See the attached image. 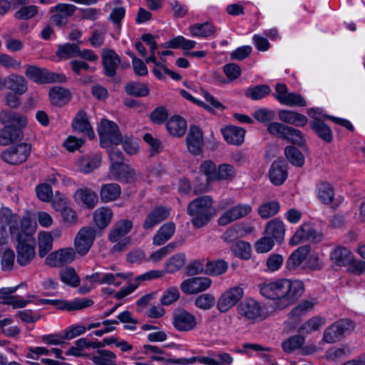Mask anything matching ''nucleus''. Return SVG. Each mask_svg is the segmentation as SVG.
Here are the masks:
<instances>
[{
	"instance_id": "obj_14",
	"label": "nucleus",
	"mask_w": 365,
	"mask_h": 365,
	"mask_svg": "<svg viewBox=\"0 0 365 365\" xmlns=\"http://www.w3.org/2000/svg\"><path fill=\"white\" fill-rule=\"evenodd\" d=\"M249 204L239 203L225 211L218 218L217 222L220 226H226L237 220L247 216L252 212Z\"/></svg>"
},
{
	"instance_id": "obj_40",
	"label": "nucleus",
	"mask_w": 365,
	"mask_h": 365,
	"mask_svg": "<svg viewBox=\"0 0 365 365\" xmlns=\"http://www.w3.org/2000/svg\"><path fill=\"white\" fill-rule=\"evenodd\" d=\"M166 128L170 134L180 137L185 134L187 129V123L182 117L174 115L167 122Z\"/></svg>"
},
{
	"instance_id": "obj_35",
	"label": "nucleus",
	"mask_w": 365,
	"mask_h": 365,
	"mask_svg": "<svg viewBox=\"0 0 365 365\" xmlns=\"http://www.w3.org/2000/svg\"><path fill=\"white\" fill-rule=\"evenodd\" d=\"M120 193V187L114 182L103 184L99 191L100 198L104 203L117 200Z\"/></svg>"
},
{
	"instance_id": "obj_38",
	"label": "nucleus",
	"mask_w": 365,
	"mask_h": 365,
	"mask_svg": "<svg viewBox=\"0 0 365 365\" xmlns=\"http://www.w3.org/2000/svg\"><path fill=\"white\" fill-rule=\"evenodd\" d=\"M225 140L230 144L240 145L244 141L245 130L236 126H227L222 130Z\"/></svg>"
},
{
	"instance_id": "obj_18",
	"label": "nucleus",
	"mask_w": 365,
	"mask_h": 365,
	"mask_svg": "<svg viewBox=\"0 0 365 365\" xmlns=\"http://www.w3.org/2000/svg\"><path fill=\"white\" fill-rule=\"evenodd\" d=\"M212 284L207 277H192L184 280L180 285L182 291L187 294H197L207 289Z\"/></svg>"
},
{
	"instance_id": "obj_55",
	"label": "nucleus",
	"mask_w": 365,
	"mask_h": 365,
	"mask_svg": "<svg viewBox=\"0 0 365 365\" xmlns=\"http://www.w3.org/2000/svg\"><path fill=\"white\" fill-rule=\"evenodd\" d=\"M304 343V338L301 335H294L289 337L282 343L284 352L291 353L300 348Z\"/></svg>"
},
{
	"instance_id": "obj_24",
	"label": "nucleus",
	"mask_w": 365,
	"mask_h": 365,
	"mask_svg": "<svg viewBox=\"0 0 365 365\" xmlns=\"http://www.w3.org/2000/svg\"><path fill=\"white\" fill-rule=\"evenodd\" d=\"M18 287L19 286H16L4 287L0 289V294L2 295L4 304L11 305L14 308H22L31 302V300L25 299L20 296L12 295L17 290Z\"/></svg>"
},
{
	"instance_id": "obj_51",
	"label": "nucleus",
	"mask_w": 365,
	"mask_h": 365,
	"mask_svg": "<svg viewBox=\"0 0 365 365\" xmlns=\"http://www.w3.org/2000/svg\"><path fill=\"white\" fill-rule=\"evenodd\" d=\"M125 92L130 96L145 97L149 94L148 87L140 82H130L125 87Z\"/></svg>"
},
{
	"instance_id": "obj_15",
	"label": "nucleus",
	"mask_w": 365,
	"mask_h": 365,
	"mask_svg": "<svg viewBox=\"0 0 365 365\" xmlns=\"http://www.w3.org/2000/svg\"><path fill=\"white\" fill-rule=\"evenodd\" d=\"M76 252L72 247L61 248L50 253L46 258V264L53 267H61L71 263L76 259Z\"/></svg>"
},
{
	"instance_id": "obj_4",
	"label": "nucleus",
	"mask_w": 365,
	"mask_h": 365,
	"mask_svg": "<svg viewBox=\"0 0 365 365\" xmlns=\"http://www.w3.org/2000/svg\"><path fill=\"white\" fill-rule=\"evenodd\" d=\"M212 205L213 200L208 195L199 197L189 203L187 212L192 217V223L195 227H202L209 222L215 215Z\"/></svg>"
},
{
	"instance_id": "obj_33",
	"label": "nucleus",
	"mask_w": 365,
	"mask_h": 365,
	"mask_svg": "<svg viewBox=\"0 0 365 365\" xmlns=\"http://www.w3.org/2000/svg\"><path fill=\"white\" fill-rule=\"evenodd\" d=\"M311 247L309 245L299 247L294 250L287 261V267L289 270H294L299 267L305 260L310 252Z\"/></svg>"
},
{
	"instance_id": "obj_30",
	"label": "nucleus",
	"mask_w": 365,
	"mask_h": 365,
	"mask_svg": "<svg viewBox=\"0 0 365 365\" xmlns=\"http://www.w3.org/2000/svg\"><path fill=\"white\" fill-rule=\"evenodd\" d=\"M72 127L76 132L83 133L90 138L94 137V132L88 120L87 115L83 110L78 112L76 114L73 119Z\"/></svg>"
},
{
	"instance_id": "obj_25",
	"label": "nucleus",
	"mask_w": 365,
	"mask_h": 365,
	"mask_svg": "<svg viewBox=\"0 0 365 365\" xmlns=\"http://www.w3.org/2000/svg\"><path fill=\"white\" fill-rule=\"evenodd\" d=\"M269 176L272 184L282 185L287 178L286 163L280 159L274 161L269 169Z\"/></svg>"
},
{
	"instance_id": "obj_32",
	"label": "nucleus",
	"mask_w": 365,
	"mask_h": 365,
	"mask_svg": "<svg viewBox=\"0 0 365 365\" xmlns=\"http://www.w3.org/2000/svg\"><path fill=\"white\" fill-rule=\"evenodd\" d=\"M116 354L108 349H99L95 351L91 360L96 365H117Z\"/></svg>"
},
{
	"instance_id": "obj_10",
	"label": "nucleus",
	"mask_w": 365,
	"mask_h": 365,
	"mask_svg": "<svg viewBox=\"0 0 365 365\" xmlns=\"http://www.w3.org/2000/svg\"><path fill=\"white\" fill-rule=\"evenodd\" d=\"M323 239V234L315 229L313 225L304 222L289 240V244L292 246H296L306 241L319 242H322Z\"/></svg>"
},
{
	"instance_id": "obj_59",
	"label": "nucleus",
	"mask_w": 365,
	"mask_h": 365,
	"mask_svg": "<svg viewBox=\"0 0 365 365\" xmlns=\"http://www.w3.org/2000/svg\"><path fill=\"white\" fill-rule=\"evenodd\" d=\"M236 172L234 167L229 164L219 165L215 180H230L235 176Z\"/></svg>"
},
{
	"instance_id": "obj_31",
	"label": "nucleus",
	"mask_w": 365,
	"mask_h": 365,
	"mask_svg": "<svg viewBox=\"0 0 365 365\" xmlns=\"http://www.w3.org/2000/svg\"><path fill=\"white\" fill-rule=\"evenodd\" d=\"M278 117L282 122L295 126H304L308 122L304 115L290 110H281Z\"/></svg>"
},
{
	"instance_id": "obj_20",
	"label": "nucleus",
	"mask_w": 365,
	"mask_h": 365,
	"mask_svg": "<svg viewBox=\"0 0 365 365\" xmlns=\"http://www.w3.org/2000/svg\"><path fill=\"white\" fill-rule=\"evenodd\" d=\"M121 59L116 52L113 49L105 48L102 53V63L104 68V73L108 77H113L116 75V70L120 65Z\"/></svg>"
},
{
	"instance_id": "obj_12",
	"label": "nucleus",
	"mask_w": 365,
	"mask_h": 365,
	"mask_svg": "<svg viewBox=\"0 0 365 365\" xmlns=\"http://www.w3.org/2000/svg\"><path fill=\"white\" fill-rule=\"evenodd\" d=\"M353 329L354 324L351 320L346 319L338 320L325 329L323 340L327 343H334Z\"/></svg>"
},
{
	"instance_id": "obj_36",
	"label": "nucleus",
	"mask_w": 365,
	"mask_h": 365,
	"mask_svg": "<svg viewBox=\"0 0 365 365\" xmlns=\"http://www.w3.org/2000/svg\"><path fill=\"white\" fill-rule=\"evenodd\" d=\"M351 252L342 246L336 247L329 255L331 261L339 267L346 266L351 259Z\"/></svg>"
},
{
	"instance_id": "obj_46",
	"label": "nucleus",
	"mask_w": 365,
	"mask_h": 365,
	"mask_svg": "<svg viewBox=\"0 0 365 365\" xmlns=\"http://www.w3.org/2000/svg\"><path fill=\"white\" fill-rule=\"evenodd\" d=\"M317 197L324 205L331 203L334 198V190L332 185L327 182H321L317 185Z\"/></svg>"
},
{
	"instance_id": "obj_22",
	"label": "nucleus",
	"mask_w": 365,
	"mask_h": 365,
	"mask_svg": "<svg viewBox=\"0 0 365 365\" xmlns=\"http://www.w3.org/2000/svg\"><path fill=\"white\" fill-rule=\"evenodd\" d=\"M187 147L189 152L198 155L202 152L203 135L201 129L196 125L191 126L186 138Z\"/></svg>"
},
{
	"instance_id": "obj_13",
	"label": "nucleus",
	"mask_w": 365,
	"mask_h": 365,
	"mask_svg": "<svg viewBox=\"0 0 365 365\" xmlns=\"http://www.w3.org/2000/svg\"><path fill=\"white\" fill-rule=\"evenodd\" d=\"M96 237V230L92 227H82L74 240L75 251L78 255H86L92 247Z\"/></svg>"
},
{
	"instance_id": "obj_9",
	"label": "nucleus",
	"mask_w": 365,
	"mask_h": 365,
	"mask_svg": "<svg viewBox=\"0 0 365 365\" xmlns=\"http://www.w3.org/2000/svg\"><path fill=\"white\" fill-rule=\"evenodd\" d=\"M243 296L244 289L241 286L232 287L224 291L218 297L216 308L220 313H226L233 308Z\"/></svg>"
},
{
	"instance_id": "obj_7",
	"label": "nucleus",
	"mask_w": 365,
	"mask_h": 365,
	"mask_svg": "<svg viewBox=\"0 0 365 365\" xmlns=\"http://www.w3.org/2000/svg\"><path fill=\"white\" fill-rule=\"evenodd\" d=\"M25 75L30 80L38 83H49L53 82L64 83L66 77L62 73H56L46 68L32 65H26Z\"/></svg>"
},
{
	"instance_id": "obj_57",
	"label": "nucleus",
	"mask_w": 365,
	"mask_h": 365,
	"mask_svg": "<svg viewBox=\"0 0 365 365\" xmlns=\"http://www.w3.org/2000/svg\"><path fill=\"white\" fill-rule=\"evenodd\" d=\"M202 96L206 101V103L200 101L199 105L204 107L207 110L213 111L214 110L224 109V106L207 91H202Z\"/></svg>"
},
{
	"instance_id": "obj_21",
	"label": "nucleus",
	"mask_w": 365,
	"mask_h": 365,
	"mask_svg": "<svg viewBox=\"0 0 365 365\" xmlns=\"http://www.w3.org/2000/svg\"><path fill=\"white\" fill-rule=\"evenodd\" d=\"M261 307L253 299H246L237 307V312L241 317L249 321H255L261 315Z\"/></svg>"
},
{
	"instance_id": "obj_26",
	"label": "nucleus",
	"mask_w": 365,
	"mask_h": 365,
	"mask_svg": "<svg viewBox=\"0 0 365 365\" xmlns=\"http://www.w3.org/2000/svg\"><path fill=\"white\" fill-rule=\"evenodd\" d=\"M93 304V301L87 298H76L71 301L63 299H57L56 307L60 310H66L68 312L80 310L89 307Z\"/></svg>"
},
{
	"instance_id": "obj_58",
	"label": "nucleus",
	"mask_w": 365,
	"mask_h": 365,
	"mask_svg": "<svg viewBox=\"0 0 365 365\" xmlns=\"http://www.w3.org/2000/svg\"><path fill=\"white\" fill-rule=\"evenodd\" d=\"M185 256L182 253H178L171 257L165 263L168 272L173 273L180 269L185 264Z\"/></svg>"
},
{
	"instance_id": "obj_43",
	"label": "nucleus",
	"mask_w": 365,
	"mask_h": 365,
	"mask_svg": "<svg viewBox=\"0 0 365 365\" xmlns=\"http://www.w3.org/2000/svg\"><path fill=\"white\" fill-rule=\"evenodd\" d=\"M190 32L192 36L198 38H208L215 34V27L210 22L195 24L190 26Z\"/></svg>"
},
{
	"instance_id": "obj_50",
	"label": "nucleus",
	"mask_w": 365,
	"mask_h": 365,
	"mask_svg": "<svg viewBox=\"0 0 365 365\" xmlns=\"http://www.w3.org/2000/svg\"><path fill=\"white\" fill-rule=\"evenodd\" d=\"M278 201L272 200L264 202L258 208V214L263 219H267L275 215L279 210Z\"/></svg>"
},
{
	"instance_id": "obj_28",
	"label": "nucleus",
	"mask_w": 365,
	"mask_h": 365,
	"mask_svg": "<svg viewBox=\"0 0 365 365\" xmlns=\"http://www.w3.org/2000/svg\"><path fill=\"white\" fill-rule=\"evenodd\" d=\"M285 231L284 222L277 218H274L267 223L264 234L277 242H281L284 238Z\"/></svg>"
},
{
	"instance_id": "obj_8",
	"label": "nucleus",
	"mask_w": 365,
	"mask_h": 365,
	"mask_svg": "<svg viewBox=\"0 0 365 365\" xmlns=\"http://www.w3.org/2000/svg\"><path fill=\"white\" fill-rule=\"evenodd\" d=\"M167 361L181 365L192 364L196 361L205 365H226L232 364L233 358L228 353H220L212 356L168 359Z\"/></svg>"
},
{
	"instance_id": "obj_37",
	"label": "nucleus",
	"mask_w": 365,
	"mask_h": 365,
	"mask_svg": "<svg viewBox=\"0 0 365 365\" xmlns=\"http://www.w3.org/2000/svg\"><path fill=\"white\" fill-rule=\"evenodd\" d=\"M49 98L53 105L63 106L69 102L71 94L67 88L55 86L50 89Z\"/></svg>"
},
{
	"instance_id": "obj_2",
	"label": "nucleus",
	"mask_w": 365,
	"mask_h": 365,
	"mask_svg": "<svg viewBox=\"0 0 365 365\" xmlns=\"http://www.w3.org/2000/svg\"><path fill=\"white\" fill-rule=\"evenodd\" d=\"M0 122L4 126L0 129V145H8L22 139L21 129L27 124V118L19 113L2 110L0 112Z\"/></svg>"
},
{
	"instance_id": "obj_64",
	"label": "nucleus",
	"mask_w": 365,
	"mask_h": 365,
	"mask_svg": "<svg viewBox=\"0 0 365 365\" xmlns=\"http://www.w3.org/2000/svg\"><path fill=\"white\" fill-rule=\"evenodd\" d=\"M242 224L237 223L232 225L223 233L222 240L227 242H233L238 237L242 236Z\"/></svg>"
},
{
	"instance_id": "obj_3",
	"label": "nucleus",
	"mask_w": 365,
	"mask_h": 365,
	"mask_svg": "<svg viewBox=\"0 0 365 365\" xmlns=\"http://www.w3.org/2000/svg\"><path fill=\"white\" fill-rule=\"evenodd\" d=\"M34 231L31 220L25 217L21 220V232H17V234L14 236L18 242L17 262L21 266L28 264L34 257L35 240L33 237Z\"/></svg>"
},
{
	"instance_id": "obj_1",
	"label": "nucleus",
	"mask_w": 365,
	"mask_h": 365,
	"mask_svg": "<svg viewBox=\"0 0 365 365\" xmlns=\"http://www.w3.org/2000/svg\"><path fill=\"white\" fill-rule=\"evenodd\" d=\"M258 288L262 296L274 300L279 309H284L293 304L304 291L302 281L285 278L266 280L259 284Z\"/></svg>"
},
{
	"instance_id": "obj_53",
	"label": "nucleus",
	"mask_w": 365,
	"mask_h": 365,
	"mask_svg": "<svg viewBox=\"0 0 365 365\" xmlns=\"http://www.w3.org/2000/svg\"><path fill=\"white\" fill-rule=\"evenodd\" d=\"M132 276V273H105L102 275L101 284H106L118 287L122 284V279H128Z\"/></svg>"
},
{
	"instance_id": "obj_39",
	"label": "nucleus",
	"mask_w": 365,
	"mask_h": 365,
	"mask_svg": "<svg viewBox=\"0 0 365 365\" xmlns=\"http://www.w3.org/2000/svg\"><path fill=\"white\" fill-rule=\"evenodd\" d=\"M8 89L17 95H22L28 90L26 79L20 75L12 73L8 76Z\"/></svg>"
},
{
	"instance_id": "obj_48",
	"label": "nucleus",
	"mask_w": 365,
	"mask_h": 365,
	"mask_svg": "<svg viewBox=\"0 0 365 365\" xmlns=\"http://www.w3.org/2000/svg\"><path fill=\"white\" fill-rule=\"evenodd\" d=\"M196 42L192 40L186 39L182 36H178L165 43V47L170 48H182L190 50L195 46Z\"/></svg>"
},
{
	"instance_id": "obj_56",
	"label": "nucleus",
	"mask_w": 365,
	"mask_h": 365,
	"mask_svg": "<svg viewBox=\"0 0 365 365\" xmlns=\"http://www.w3.org/2000/svg\"><path fill=\"white\" fill-rule=\"evenodd\" d=\"M231 250L236 256L242 259H249L251 255V246L245 241L239 240L232 243Z\"/></svg>"
},
{
	"instance_id": "obj_45",
	"label": "nucleus",
	"mask_w": 365,
	"mask_h": 365,
	"mask_svg": "<svg viewBox=\"0 0 365 365\" xmlns=\"http://www.w3.org/2000/svg\"><path fill=\"white\" fill-rule=\"evenodd\" d=\"M38 255L44 257L53 248L52 235L47 231H41L38 235Z\"/></svg>"
},
{
	"instance_id": "obj_17",
	"label": "nucleus",
	"mask_w": 365,
	"mask_h": 365,
	"mask_svg": "<svg viewBox=\"0 0 365 365\" xmlns=\"http://www.w3.org/2000/svg\"><path fill=\"white\" fill-rule=\"evenodd\" d=\"M173 324L178 331H187L196 327V317L185 309L177 310L173 314Z\"/></svg>"
},
{
	"instance_id": "obj_61",
	"label": "nucleus",
	"mask_w": 365,
	"mask_h": 365,
	"mask_svg": "<svg viewBox=\"0 0 365 365\" xmlns=\"http://www.w3.org/2000/svg\"><path fill=\"white\" fill-rule=\"evenodd\" d=\"M270 92V88L267 85L257 86L250 88L246 96L252 100L257 101L264 98Z\"/></svg>"
},
{
	"instance_id": "obj_19",
	"label": "nucleus",
	"mask_w": 365,
	"mask_h": 365,
	"mask_svg": "<svg viewBox=\"0 0 365 365\" xmlns=\"http://www.w3.org/2000/svg\"><path fill=\"white\" fill-rule=\"evenodd\" d=\"M170 215V210L158 206L154 207L146 215L143 224V227L145 231L152 230L157 225L168 218Z\"/></svg>"
},
{
	"instance_id": "obj_44",
	"label": "nucleus",
	"mask_w": 365,
	"mask_h": 365,
	"mask_svg": "<svg viewBox=\"0 0 365 365\" xmlns=\"http://www.w3.org/2000/svg\"><path fill=\"white\" fill-rule=\"evenodd\" d=\"M312 129L323 140L331 143L333 139L332 132L323 120H312L309 123Z\"/></svg>"
},
{
	"instance_id": "obj_27",
	"label": "nucleus",
	"mask_w": 365,
	"mask_h": 365,
	"mask_svg": "<svg viewBox=\"0 0 365 365\" xmlns=\"http://www.w3.org/2000/svg\"><path fill=\"white\" fill-rule=\"evenodd\" d=\"M74 199L88 209H93L98 202L96 192L88 187L78 189L74 193Z\"/></svg>"
},
{
	"instance_id": "obj_5",
	"label": "nucleus",
	"mask_w": 365,
	"mask_h": 365,
	"mask_svg": "<svg viewBox=\"0 0 365 365\" xmlns=\"http://www.w3.org/2000/svg\"><path fill=\"white\" fill-rule=\"evenodd\" d=\"M133 227L130 220H120L115 223L108 234V240L115 243L111 248V252H120L125 250L130 243V237H125Z\"/></svg>"
},
{
	"instance_id": "obj_11",
	"label": "nucleus",
	"mask_w": 365,
	"mask_h": 365,
	"mask_svg": "<svg viewBox=\"0 0 365 365\" xmlns=\"http://www.w3.org/2000/svg\"><path fill=\"white\" fill-rule=\"evenodd\" d=\"M31 150V144L21 143L4 150L1 154V157L4 162L9 164H21L27 160L30 155Z\"/></svg>"
},
{
	"instance_id": "obj_63",
	"label": "nucleus",
	"mask_w": 365,
	"mask_h": 365,
	"mask_svg": "<svg viewBox=\"0 0 365 365\" xmlns=\"http://www.w3.org/2000/svg\"><path fill=\"white\" fill-rule=\"evenodd\" d=\"M215 303V297L209 293L199 295L195 302V306L203 310L210 309L214 306Z\"/></svg>"
},
{
	"instance_id": "obj_6",
	"label": "nucleus",
	"mask_w": 365,
	"mask_h": 365,
	"mask_svg": "<svg viewBox=\"0 0 365 365\" xmlns=\"http://www.w3.org/2000/svg\"><path fill=\"white\" fill-rule=\"evenodd\" d=\"M97 130L103 148H107L110 144L118 145L123 142L119 128L113 121L102 119L98 125Z\"/></svg>"
},
{
	"instance_id": "obj_49",
	"label": "nucleus",
	"mask_w": 365,
	"mask_h": 365,
	"mask_svg": "<svg viewBox=\"0 0 365 365\" xmlns=\"http://www.w3.org/2000/svg\"><path fill=\"white\" fill-rule=\"evenodd\" d=\"M78 53H79V46L69 43L59 45L56 52V54L63 59L78 57Z\"/></svg>"
},
{
	"instance_id": "obj_62",
	"label": "nucleus",
	"mask_w": 365,
	"mask_h": 365,
	"mask_svg": "<svg viewBox=\"0 0 365 365\" xmlns=\"http://www.w3.org/2000/svg\"><path fill=\"white\" fill-rule=\"evenodd\" d=\"M283 138L299 146L303 145L304 143L303 133L299 130L290 126H288Z\"/></svg>"
},
{
	"instance_id": "obj_52",
	"label": "nucleus",
	"mask_w": 365,
	"mask_h": 365,
	"mask_svg": "<svg viewBox=\"0 0 365 365\" xmlns=\"http://www.w3.org/2000/svg\"><path fill=\"white\" fill-rule=\"evenodd\" d=\"M284 154L291 164L294 166L302 167L304 163V158L301 151L294 146H287L284 150Z\"/></svg>"
},
{
	"instance_id": "obj_42",
	"label": "nucleus",
	"mask_w": 365,
	"mask_h": 365,
	"mask_svg": "<svg viewBox=\"0 0 365 365\" xmlns=\"http://www.w3.org/2000/svg\"><path fill=\"white\" fill-rule=\"evenodd\" d=\"M101 163V158L98 154H91L83 157L78 161V168L84 173H90L98 168Z\"/></svg>"
},
{
	"instance_id": "obj_47",
	"label": "nucleus",
	"mask_w": 365,
	"mask_h": 365,
	"mask_svg": "<svg viewBox=\"0 0 365 365\" xmlns=\"http://www.w3.org/2000/svg\"><path fill=\"white\" fill-rule=\"evenodd\" d=\"M59 276L61 280L70 287H76L80 284V277L75 269L72 267H66L61 269L59 272Z\"/></svg>"
},
{
	"instance_id": "obj_54",
	"label": "nucleus",
	"mask_w": 365,
	"mask_h": 365,
	"mask_svg": "<svg viewBox=\"0 0 365 365\" xmlns=\"http://www.w3.org/2000/svg\"><path fill=\"white\" fill-rule=\"evenodd\" d=\"M227 263L222 259L207 262L205 266L207 274L214 276H218L224 274L227 269Z\"/></svg>"
},
{
	"instance_id": "obj_41",
	"label": "nucleus",
	"mask_w": 365,
	"mask_h": 365,
	"mask_svg": "<svg viewBox=\"0 0 365 365\" xmlns=\"http://www.w3.org/2000/svg\"><path fill=\"white\" fill-rule=\"evenodd\" d=\"M113 215V212L109 207H101L94 211L93 220L98 228L104 229L110 223Z\"/></svg>"
},
{
	"instance_id": "obj_23",
	"label": "nucleus",
	"mask_w": 365,
	"mask_h": 365,
	"mask_svg": "<svg viewBox=\"0 0 365 365\" xmlns=\"http://www.w3.org/2000/svg\"><path fill=\"white\" fill-rule=\"evenodd\" d=\"M9 226V232L12 236L21 232V225H19L18 217L3 205H0V227L3 230Z\"/></svg>"
},
{
	"instance_id": "obj_34",
	"label": "nucleus",
	"mask_w": 365,
	"mask_h": 365,
	"mask_svg": "<svg viewBox=\"0 0 365 365\" xmlns=\"http://www.w3.org/2000/svg\"><path fill=\"white\" fill-rule=\"evenodd\" d=\"M175 225L173 222L163 224L157 231L153 237V244L155 246H160L168 241L174 235Z\"/></svg>"
},
{
	"instance_id": "obj_60",
	"label": "nucleus",
	"mask_w": 365,
	"mask_h": 365,
	"mask_svg": "<svg viewBox=\"0 0 365 365\" xmlns=\"http://www.w3.org/2000/svg\"><path fill=\"white\" fill-rule=\"evenodd\" d=\"M253 117L261 123H270L275 118L276 113L272 109L261 108L254 112Z\"/></svg>"
},
{
	"instance_id": "obj_16",
	"label": "nucleus",
	"mask_w": 365,
	"mask_h": 365,
	"mask_svg": "<svg viewBox=\"0 0 365 365\" xmlns=\"http://www.w3.org/2000/svg\"><path fill=\"white\" fill-rule=\"evenodd\" d=\"M77 7L73 4L60 3L50 9L53 14L51 22L58 27H63L68 22V18L73 14Z\"/></svg>"
},
{
	"instance_id": "obj_29",
	"label": "nucleus",
	"mask_w": 365,
	"mask_h": 365,
	"mask_svg": "<svg viewBox=\"0 0 365 365\" xmlns=\"http://www.w3.org/2000/svg\"><path fill=\"white\" fill-rule=\"evenodd\" d=\"M110 173L114 179L125 182L133 180L135 175L133 169L123 163H111Z\"/></svg>"
}]
</instances>
